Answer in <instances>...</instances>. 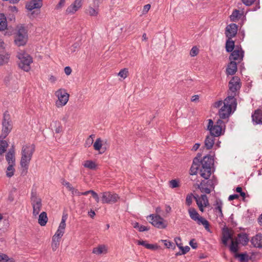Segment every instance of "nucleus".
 <instances>
[{
    "label": "nucleus",
    "instance_id": "4c0bfd02",
    "mask_svg": "<svg viewBox=\"0 0 262 262\" xmlns=\"http://www.w3.org/2000/svg\"><path fill=\"white\" fill-rule=\"evenodd\" d=\"M234 47V42L229 39L227 40L226 43V48L228 52H231L233 51Z\"/></svg>",
    "mask_w": 262,
    "mask_h": 262
},
{
    "label": "nucleus",
    "instance_id": "7ed1b4c3",
    "mask_svg": "<svg viewBox=\"0 0 262 262\" xmlns=\"http://www.w3.org/2000/svg\"><path fill=\"white\" fill-rule=\"evenodd\" d=\"M249 239L248 235L245 233H241L237 234L236 237L232 239L231 244L229 246V250L231 252H237L239 250L238 245L243 246L247 245Z\"/></svg>",
    "mask_w": 262,
    "mask_h": 262
},
{
    "label": "nucleus",
    "instance_id": "f03ea898",
    "mask_svg": "<svg viewBox=\"0 0 262 262\" xmlns=\"http://www.w3.org/2000/svg\"><path fill=\"white\" fill-rule=\"evenodd\" d=\"M35 151V145L33 144L24 145L21 149L20 165L24 168L25 173L27 172L29 165Z\"/></svg>",
    "mask_w": 262,
    "mask_h": 262
},
{
    "label": "nucleus",
    "instance_id": "49530a36",
    "mask_svg": "<svg viewBox=\"0 0 262 262\" xmlns=\"http://www.w3.org/2000/svg\"><path fill=\"white\" fill-rule=\"evenodd\" d=\"M61 183L62 185L64 186L65 187H66L67 189L69 191H71V189H72V188L73 187L72 186V185H71V184H70L69 182L67 181L64 179H62Z\"/></svg>",
    "mask_w": 262,
    "mask_h": 262
},
{
    "label": "nucleus",
    "instance_id": "ea45409f",
    "mask_svg": "<svg viewBox=\"0 0 262 262\" xmlns=\"http://www.w3.org/2000/svg\"><path fill=\"white\" fill-rule=\"evenodd\" d=\"M0 262H14V260L5 254H0Z\"/></svg>",
    "mask_w": 262,
    "mask_h": 262
},
{
    "label": "nucleus",
    "instance_id": "f8f14e48",
    "mask_svg": "<svg viewBox=\"0 0 262 262\" xmlns=\"http://www.w3.org/2000/svg\"><path fill=\"white\" fill-rule=\"evenodd\" d=\"M119 197L116 193L107 191L102 193V203L103 204H114L117 202Z\"/></svg>",
    "mask_w": 262,
    "mask_h": 262
},
{
    "label": "nucleus",
    "instance_id": "e2e57ef3",
    "mask_svg": "<svg viewBox=\"0 0 262 262\" xmlns=\"http://www.w3.org/2000/svg\"><path fill=\"white\" fill-rule=\"evenodd\" d=\"M64 71L67 75H70L72 73V69L70 67H66L64 68Z\"/></svg>",
    "mask_w": 262,
    "mask_h": 262
},
{
    "label": "nucleus",
    "instance_id": "864d4df0",
    "mask_svg": "<svg viewBox=\"0 0 262 262\" xmlns=\"http://www.w3.org/2000/svg\"><path fill=\"white\" fill-rule=\"evenodd\" d=\"M151 6L150 4H147L143 6V8L142 11V14L143 15L146 14L149 9H150Z\"/></svg>",
    "mask_w": 262,
    "mask_h": 262
},
{
    "label": "nucleus",
    "instance_id": "13d9d810",
    "mask_svg": "<svg viewBox=\"0 0 262 262\" xmlns=\"http://www.w3.org/2000/svg\"><path fill=\"white\" fill-rule=\"evenodd\" d=\"M79 45L78 42H75L71 47L70 50L72 52H74L79 48Z\"/></svg>",
    "mask_w": 262,
    "mask_h": 262
},
{
    "label": "nucleus",
    "instance_id": "393cba45",
    "mask_svg": "<svg viewBox=\"0 0 262 262\" xmlns=\"http://www.w3.org/2000/svg\"><path fill=\"white\" fill-rule=\"evenodd\" d=\"M252 120L256 124H262V111L257 110L252 115Z\"/></svg>",
    "mask_w": 262,
    "mask_h": 262
},
{
    "label": "nucleus",
    "instance_id": "0eeeda50",
    "mask_svg": "<svg viewBox=\"0 0 262 262\" xmlns=\"http://www.w3.org/2000/svg\"><path fill=\"white\" fill-rule=\"evenodd\" d=\"M188 213L190 217L193 221H195L198 224L204 226L205 229L210 232L209 222L205 218L201 216L196 210L193 208H190L188 210Z\"/></svg>",
    "mask_w": 262,
    "mask_h": 262
},
{
    "label": "nucleus",
    "instance_id": "5fc2aeb1",
    "mask_svg": "<svg viewBox=\"0 0 262 262\" xmlns=\"http://www.w3.org/2000/svg\"><path fill=\"white\" fill-rule=\"evenodd\" d=\"M161 242L163 243L164 245L168 248L172 247L174 246V244L173 243L167 240H161Z\"/></svg>",
    "mask_w": 262,
    "mask_h": 262
},
{
    "label": "nucleus",
    "instance_id": "8fccbe9b",
    "mask_svg": "<svg viewBox=\"0 0 262 262\" xmlns=\"http://www.w3.org/2000/svg\"><path fill=\"white\" fill-rule=\"evenodd\" d=\"M198 53H199V49L196 47H192L190 51V55L192 57L196 56Z\"/></svg>",
    "mask_w": 262,
    "mask_h": 262
},
{
    "label": "nucleus",
    "instance_id": "09e8293b",
    "mask_svg": "<svg viewBox=\"0 0 262 262\" xmlns=\"http://www.w3.org/2000/svg\"><path fill=\"white\" fill-rule=\"evenodd\" d=\"M193 198H194V196H193L192 194H189L187 195L186 199V204L188 206H190L191 204Z\"/></svg>",
    "mask_w": 262,
    "mask_h": 262
},
{
    "label": "nucleus",
    "instance_id": "c85d7f7f",
    "mask_svg": "<svg viewBox=\"0 0 262 262\" xmlns=\"http://www.w3.org/2000/svg\"><path fill=\"white\" fill-rule=\"evenodd\" d=\"M227 73L229 75H233L237 71V64L236 62L234 61H231L230 63L228 64L226 70Z\"/></svg>",
    "mask_w": 262,
    "mask_h": 262
},
{
    "label": "nucleus",
    "instance_id": "423d86ee",
    "mask_svg": "<svg viewBox=\"0 0 262 262\" xmlns=\"http://www.w3.org/2000/svg\"><path fill=\"white\" fill-rule=\"evenodd\" d=\"M30 202L33 209L32 214L36 217L41 209L42 200L36 192L32 191L31 194Z\"/></svg>",
    "mask_w": 262,
    "mask_h": 262
},
{
    "label": "nucleus",
    "instance_id": "b1692460",
    "mask_svg": "<svg viewBox=\"0 0 262 262\" xmlns=\"http://www.w3.org/2000/svg\"><path fill=\"white\" fill-rule=\"evenodd\" d=\"M214 136L210 135L206 136L204 141V146L207 149H210L214 144Z\"/></svg>",
    "mask_w": 262,
    "mask_h": 262
},
{
    "label": "nucleus",
    "instance_id": "58836bf2",
    "mask_svg": "<svg viewBox=\"0 0 262 262\" xmlns=\"http://www.w3.org/2000/svg\"><path fill=\"white\" fill-rule=\"evenodd\" d=\"M9 57V55L8 54H0V66L8 63Z\"/></svg>",
    "mask_w": 262,
    "mask_h": 262
},
{
    "label": "nucleus",
    "instance_id": "37998d69",
    "mask_svg": "<svg viewBox=\"0 0 262 262\" xmlns=\"http://www.w3.org/2000/svg\"><path fill=\"white\" fill-rule=\"evenodd\" d=\"M94 135H90L86 140L85 142V147L91 146L94 142Z\"/></svg>",
    "mask_w": 262,
    "mask_h": 262
},
{
    "label": "nucleus",
    "instance_id": "473e14b6",
    "mask_svg": "<svg viewBox=\"0 0 262 262\" xmlns=\"http://www.w3.org/2000/svg\"><path fill=\"white\" fill-rule=\"evenodd\" d=\"M216 207L214 209L216 215L219 217H223L222 212L223 203L221 201L217 200L215 204Z\"/></svg>",
    "mask_w": 262,
    "mask_h": 262
},
{
    "label": "nucleus",
    "instance_id": "dca6fc26",
    "mask_svg": "<svg viewBox=\"0 0 262 262\" xmlns=\"http://www.w3.org/2000/svg\"><path fill=\"white\" fill-rule=\"evenodd\" d=\"M237 26L235 24H231L226 28L225 34L229 39L234 37L237 32Z\"/></svg>",
    "mask_w": 262,
    "mask_h": 262
},
{
    "label": "nucleus",
    "instance_id": "9d476101",
    "mask_svg": "<svg viewBox=\"0 0 262 262\" xmlns=\"http://www.w3.org/2000/svg\"><path fill=\"white\" fill-rule=\"evenodd\" d=\"M147 220L155 227L164 229L167 227V223L159 214H150L147 217Z\"/></svg>",
    "mask_w": 262,
    "mask_h": 262
},
{
    "label": "nucleus",
    "instance_id": "4d7b16f0",
    "mask_svg": "<svg viewBox=\"0 0 262 262\" xmlns=\"http://www.w3.org/2000/svg\"><path fill=\"white\" fill-rule=\"evenodd\" d=\"M256 0H241L243 3L246 6H251L252 5Z\"/></svg>",
    "mask_w": 262,
    "mask_h": 262
},
{
    "label": "nucleus",
    "instance_id": "a18cd8bd",
    "mask_svg": "<svg viewBox=\"0 0 262 262\" xmlns=\"http://www.w3.org/2000/svg\"><path fill=\"white\" fill-rule=\"evenodd\" d=\"M179 181L174 179L169 181V186L171 188H177L180 186Z\"/></svg>",
    "mask_w": 262,
    "mask_h": 262
},
{
    "label": "nucleus",
    "instance_id": "2f4dec72",
    "mask_svg": "<svg viewBox=\"0 0 262 262\" xmlns=\"http://www.w3.org/2000/svg\"><path fill=\"white\" fill-rule=\"evenodd\" d=\"M233 253H234V257L238 258L239 262L249 261L250 258L247 253H238L237 252Z\"/></svg>",
    "mask_w": 262,
    "mask_h": 262
},
{
    "label": "nucleus",
    "instance_id": "4468645a",
    "mask_svg": "<svg viewBox=\"0 0 262 262\" xmlns=\"http://www.w3.org/2000/svg\"><path fill=\"white\" fill-rule=\"evenodd\" d=\"M194 198L200 210L202 212H204V208L209 205L207 196L205 194H202L200 197H194Z\"/></svg>",
    "mask_w": 262,
    "mask_h": 262
},
{
    "label": "nucleus",
    "instance_id": "cd10ccee",
    "mask_svg": "<svg viewBox=\"0 0 262 262\" xmlns=\"http://www.w3.org/2000/svg\"><path fill=\"white\" fill-rule=\"evenodd\" d=\"M233 239H234V238L232 237V234L229 230H226L223 231L222 241L225 246L227 245V243L229 240H231V242Z\"/></svg>",
    "mask_w": 262,
    "mask_h": 262
},
{
    "label": "nucleus",
    "instance_id": "ddd939ff",
    "mask_svg": "<svg viewBox=\"0 0 262 262\" xmlns=\"http://www.w3.org/2000/svg\"><path fill=\"white\" fill-rule=\"evenodd\" d=\"M82 6V0H75L66 9V13L67 14H74Z\"/></svg>",
    "mask_w": 262,
    "mask_h": 262
},
{
    "label": "nucleus",
    "instance_id": "6ab92c4d",
    "mask_svg": "<svg viewBox=\"0 0 262 262\" xmlns=\"http://www.w3.org/2000/svg\"><path fill=\"white\" fill-rule=\"evenodd\" d=\"M250 242L254 248H262V234L258 233L252 237Z\"/></svg>",
    "mask_w": 262,
    "mask_h": 262
},
{
    "label": "nucleus",
    "instance_id": "c9c22d12",
    "mask_svg": "<svg viewBox=\"0 0 262 262\" xmlns=\"http://www.w3.org/2000/svg\"><path fill=\"white\" fill-rule=\"evenodd\" d=\"M15 164H8L6 169V176L9 177H12L14 173Z\"/></svg>",
    "mask_w": 262,
    "mask_h": 262
},
{
    "label": "nucleus",
    "instance_id": "7c9ffc66",
    "mask_svg": "<svg viewBox=\"0 0 262 262\" xmlns=\"http://www.w3.org/2000/svg\"><path fill=\"white\" fill-rule=\"evenodd\" d=\"M83 166L90 170H95L97 168V164L92 160H86L83 163Z\"/></svg>",
    "mask_w": 262,
    "mask_h": 262
},
{
    "label": "nucleus",
    "instance_id": "680f3d73",
    "mask_svg": "<svg viewBox=\"0 0 262 262\" xmlns=\"http://www.w3.org/2000/svg\"><path fill=\"white\" fill-rule=\"evenodd\" d=\"M92 196L94 198V199L95 200L96 202L97 203H98L99 202V198L98 196V194L93 190L92 193H91Z\"/></svg>",
    "mask_w": 262,
    "mask_h": 262
},
{
    "label": "nucleus",
    "instance_id": "a211bd4d",
    "mask_svg": "<svg viewBox=\"0 0 262 262\" xmlns=\"http://www.w3.org/2000/svg\"><path fill=\"white\" fill-rule=\"evenodd\" d=\"M42 6V0H31L26 4V7L28 10L32 11L34 9H39Z\"/></svg>",
    "mask_w": 262,
    "mask_h": 262
},
{
    "label": "nucleus",
    "instance_id": "72a5a7b5",
    "mask_svg": "<svg viewBox=\"0 0 262 262\" xmlns=\"http://www.w3.org/2000/svg\"><path fill=\"white\" fill-rule=\"evenodd\" d=\"M48 220L47 214L46 212H42L38 216V224L41 226H44L46 225Z\"/></svg>",
    "mask_w": 262,
    "mask_h": 262
},
{
    "label": "nucleus",
    "instance_id": "0e129e2a",
    "mask_svg": "<svg viewBox=\"0 0 262 262\" xmlns=\"http://www.w3.org/2000/svg\"><path fill=\"white\" fill-rule=\"evenodd\" d=\"M66 0H60V2L56 6V9H60L62 8L65 4Z\"/></svg>",
    "mask_w": 262,
    "mask_h": 262
},
{
    "label": "nucleus",
    "instance_id": "c756f323",
    "mask_svg": "<svg viewBox=\"0 0 262 262\" xmlns=\"http://www.w3.org/2000/svg\"><path fill=\"white\" fill-rule=\"evenodd\" d=\"M6 159L8 164H15L14 150L13 149H11L9 151L6 156Z\"/></svg>",
    "mask_w": 262,
    "mask_h": 262
},
{
    "label": "nucleus",
    "instance_id": "aec40b11",
    "mask_svg": "<svg viewBox=\"0 0 262 262\" xmlns=\"http://www.w3.org/2000/svg\"><path fill=\"white\" fill-rule=\"evenodd\" d=\"M244 56V51L242 49H235L231 55L229 57V59L231 61L233 60H242Z\"/></svg>",
    "mask_w": 262,
    "mask_h": 262
},
{
    "label": "nucleus",
    "instance_id": "6e6552de",
    "mask_svg": "<svg viewBox=\"0 0 262 262\" xmlns=\"http://www.w3.org/2000/svg\"><path fill=\"white\" fill-rule=\"evenodd\" d=\"M28 40V34L26 29L22 26L17 27L15 37V43L18 46H24Z\"/></svg>",
    "mask_w": 262,
    "mask_h": 262
},
{
    "label": "nucleus",
    "instance_id": "f704fd0d",
    "mask_svg": "<svg viewBox=\"0 0 262 262\" xmlns=\"http://www.w3.org/2000/svg\"><path fill=\"white\" fill-rule=\"evenodd\" d=\"M7 27V22L5 16L0 13V31L5 30Z\"/></svg>",
    "mask_w": 262,
    "mask_h": 262
},
{
    "label": "nucleus",
    "instance_id": "a19ab883",
    "mask_svg": "<svg viewBox=\"0 0 262 262\" xmlns=\"http://www.w3.org/2000/svg\"><path fill=\"white\" fill-rule=\"evenodd\" d=\"M59 239L55 238V237H53L51 245L53 251H55L57 250L59 245Z\"/></svg>",
    "mask_w": 262,
    "mask_h": 262
},
{
    "label": "nucleus",
    "instance_id": "69168bd1",
    "mask_svg": "<svg viewBox=\"0 0 262 262\" xmlns=\"http://www.w3.org/2000/svg\"><path fill=\"white\" fill-rule=\"evenodd\" d=\"M174 241H175V242H176L177 246L179 248H180V247L182 246V244L181 243V239L180 237H178L175 238Z\"/></svg>",
    "mask_w": 262,
    "mask_h": 262
},
{
    "label": "nucleus",
    "instance_id": "79ce46f5",
    "mask_svg": "<svg viewBox=\"0 0 262 262\" xmlns=\"http://www.w3.org/2000/svg\"><path fill=\"white\" fill-rule=\"evenodd\" d=\"M239 11L238 10H234L230 16L231 20L234 21L237 20L239 18Z\"/></svg>",
    "mask_w": 262,
    "mask_h": 262
},
{
    "label": "nucleus",
    "instance_id": "e433bc0d",
    "mask_svg": "<svg viewBox=\"0 0 262 262\" xmlns=\"http://www.w3.org/2000/svg\"><path fill=\"white\" fill-rule=\"evenodd\" d=\"M103 145V141L100 138H97L93 144L94 149L95 150L99 151Z\"/></svg>",
    "mask_w": 262,
    "mask_h": 262
},
{
    "label": "nucleus",
    "instance_id": "c03bdc74",
    "mask_svg": "<svg viewBox=\"0 0 262 262\" xmlns=\"http://www.w3.org/2000/svg\"><path fill=\"white\" fill-rule=\"evenodd\" d=\"M128 74V69L126 68H124L120 71L118 73V75L123 79L126 78Z\"/></svg>",
    "mask_w": 262,
    "mask_h": 262
},
{
    "label": "nucleus",
    "instance_id": "5701e85b",
    "mask_svg": "<svg viewBox=\"0 0 262 262\" xmlns=\"http://www.w3.org/2000/svg\"><path fill=\"white\" fill-rule=\"evenodd\" d=\"M200 163L202 166L211 168L213 164V159L211 156L207 155L205 156Z\"/></svg>",
    "mask_w": 262,
    "mask_h": 262
},
{
    "label": "nucleus",
    "instance_id": "f257e3e1",
    "mask_svg": "<svg viewBox=\"0 0 262 262\" xmlns=\"http://www.w3.org/2000/svg\"><path fill=\"white\" fill-rule=\"evenodd\" d=\"M237 103L234 95L231 94V96L227 97L224 101H219L215 102L214 106L216 108L221 107L219 111V115L221 119L228 118L232 111V107L236 106Z\"/></svg>",
    "mask_w": 262,
    "mask_h": 262
},
{
    "label": "nucleus",
    "instance_id": "4be33fe9",
    "mask_svg": "<svg viewBox=\"0 0 262 262\" xmlns=\"http://www.w3.org/2000/svg\"><path fill=\"white\" fill-rule=\"evenodd\" d=\"M94 7L90 6L85 9V13L91 16H97L99 14V5L94 4Z\"/></svg>",
    "mask_w": 262,
    "mask_h": 262
},
{
    "label": "nucleus",
    "instance_id": "2eb2a0df",
    "mask_svg": "<svg viewBox=\"0 0 262 262\" xmlns=\"http://www.w3.org/2000/svg\"><path fill=\"white\" fill-rule=\"evenodd\" d=\"M241 87L240 79L237 76H234L229 82V91L235 94Z\"/></svg>",
    "mask_w": 262,
    "mask_h": 262
},
{
    "label": "nucleus",
    "instance_id": "1a4fd4ad",
    "mask_svg": "<svg viewBox=\"0 0 262 262\" xmlns=\"http://www.w3.org/2000/svg\"><path fill=\"white\" fill-rule=\"evenodd\" d=\"M55 95L58 98L55 104L58 108L63 107L67 104L70 96L65 89H58L55 92Z\"/></svg>",
    "mask_w": 262,
    "mask_h": 262
},
{
    "label": "nucleus",
    "instance_id": "bf43d9fd",
    "mask_svg": "<svg viewBox=\"0 0 262 262\" xmlns=\"http://www.w3.org/2000/svg\"><path fill=\"white\" fill-rule=\"evenodd\" d=\"M70 191H71L73 195H77L78 196L81 195V192H79L78 189H75L74 187H73Z\"/></svg>",
    "mask_w": 262,
    "mask_h": 262
},
{
    "label": "nucleus",
    "instance_id": "774afa93",
    "mask_svg": "<svg viewBox=\"0 0 262 262\" xmlns=\"http://www.w3.org/2000/svg\"><path fill=\"white\" fill-rule=\"evenodd\" d=\"M136 243L139 245H142L145 247L147 243L145 241L136 240Z\"/></svg>",
    "mask_w": 262,
    "mask_h": 262
},
{
    "label": "nucleus",
    "instance_id": "f3484780",
    "mask_svg": "<svg viewBox=\"0 0 262 262\" xmlns=\"http://www.w3.org/2000/svg\"><path fill=\"white\" fill-rule=\"evenodd\" d=\"M66 217L63 216L58 229L53 237H55V238L60 240V238L63 236L64 233V230L66 226Z\"/></svg>",
    "mask_w": 262,
    "mask_h": 262
},
{
    "label": "nucleus",
    "instance_id": "6e6d98bb",
    "mask_svg": "<svg viewBox=\"0 0 262 262\" xmlns=\"http://www.w3.org/2000/svg\"><path fill=\"white\" fill-rule=\"evenodd\" d=\"M145 248L150 250H157L158 248V246L157 245L150 244L147 243L145 245Z\"/></svg>",
    "mask_w": 262,
    "mask_h": 262
},
{
    "label": "nucleus",
    "instance_id": "3c124183",
    "mask_svg": "<svg viewBox=\"0 0 262 262\" xmlns=\"http://www.w3.org/2000/svg\"><path fill=\"white\" fill-rule=\"evenodd\" d=\"M55 124L56 125V127L55 129V132L56 133H60L62 132V126L60 124V123L57 121L55 122Z\"/></svg>",
    "mask_w": 262,
    "mask_h": 262
},
{
    "label": "nucleus",
    "instance_id": "052dcab7",
    "mask_svg": "<svg viewBox=\"0 0 262 262\" xmlns=\"http://www.w3.org/2000/svg\"><path fill=\"white\" fill-rule=\"evenodd\" d=\"M189 245L193 249H196L198 247V244L194 239H192L190 241Z\"/></svg>",
    "mask_w": 262,
    "mask_h": 262
},
{
    "label": "nucleus",
    "instance_id": "338daca9",
    "mask_svg": "<svg viewBox=\"0 0 262 262\" xmlns=\"http://www.w3.org/2000/svg\"><path fill=\"white\" fill-rule=\"evenodd\" d=\"M148 229H148V228H147V227L145 226H143V225L140 226L139 228H138L139 231H140V232L147 231V230H148Z\"/></svg>",
    "mask_w": 262,
    "mask_h": 262
},
{
    "label": "nucleus",
    "instance_id": "20e7f679",
    "mask_svg": "<svg viewBox=\"0 0 262 262\" xmlns=\"http://www.w3.org/2000/svg\"><path fill=\"white\" fill-rule=\"evenodd\" d=\"M17 57L19 59V67L26 72L29 71L31 69L30 64L33 62L32 58L24 51L18 52Z\"/></svg>",
    "mask_w": 262,
    "mask_h": 262
},
{
    "label": "nucleus",
    "instance_id": "39448f33",
    "mask_svg": "<svg viewBox=\"0 0 262 262\" xmlns=\"http://www.w3.org/2000/svg\"><path fill=\"white\" fill-rule=\"evenodd\" d=\"M207 125V129L209 130L210 135L214 137H219L222 134L223 130L225 128V124L223 121L219 119L214 124L213 121L211 119H209Z\"/></svg>",
    "mask_w": 262,
    "mask_h": 262
},
{
    "label": "nucleus",
    "instance_id": "603ef678",
    "mask_svg": "<svg viewBox=\"0 0 262 262\" xmlns=\"http://www.w3.org/2000/svg\"><path fill=\"white\" fill-rule=\"evenodd\" d=\"M179 249L181 250L182 252V254H185L188 252L189 251L190 248L189 246H186L185 247H183L182 246L180 247Z\"/></svg>",
    "mask_w": 262,
    "mask_h": 262
},
{
    "label": "nucleus",
    "instance_id": "a878e982",
    "mask_svg": "<svg viewBox=\"0 0 262 262\" xmlns=\"http://www.w3.org/2000/svg\"><path fill=\"white\" fill-rule=\"evenodd\" d=\"M107 248L104 245H100L97 247L93 248L92 253L96 255H100L107 253Z\"/></svg>",
    "mask_w": 262,
    "mask_h": 262
},
{
    "label": "nucleus",
    "instance_id": "de8ad7c7",
    "mask_svg": "<svg viewBox=\"0 0 262 262\" xmlns=\"http://www.w3.org/2000/svg\"><path fill=\"white\" fill-rule=\"evenodd\" d=\"M199 189L202 193H205L207 194H209L210 193V189L206 187H205L201 183L199 186Z\"/></svg>",
    "mask_w": 262,
    "mask_h": 262
},
{
    "label": "nucleus",
    "instance_id": "bb28decb",
    "mask_svg": "<svg viewBox=\"0 0 262 262\" xmlns=\"http://www.w3.org/2000/svg\"><path fill=\"white\" fill-rule=\"evenodd\" d=\"M200 174L204 179H208L211 174V168L201 166Z\"/></svg>",
    "mask_w": 262,
    "mask_h": 262
},
{
    "label": "nucleus",
    "instance_id": "412c9836",
    "mask_svg": "<svg viewBox=\"0 0 262 262\" xmlns=\"http://www.w3.org/2000/svg\"><path fill=\"white\" fill-rule=\"evenodd\" d=\"M201 158V155L198 154L197 157H196L193 161L192 166L190 168V174H195L199 170V167L200 166V159Z\"/></svg>",
    "mask_w": 262,
    "mask_h": 262
},
{
    "label": "nucleus",
    "instance_id": "9b49d317",
    "mask_svg": "<svg viewBox=\"0 0 262 262\" xmlns=\"http://www.w3.org/2000/svg\"><path fill=\"white\" fill-rule=\"evenodd\" d=\"M10 116L5 113L4 114L3 121L2 123V134L1 136V137L2 138H6L12 129V125L10 123Z\"/></svg>",
    "mask_w": 262,
    "mask_h": 262
}]
</instances>
